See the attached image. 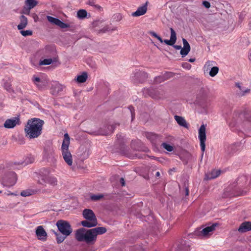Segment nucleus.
Listing matches in <instances>:
<instances>
[{
    "label": "nucleus",
    "instance_id": "2f4dec72",
    "mask_svg": "<svg viewBox=\"0 0 251 251\" xmlns=\"http://www.w3.org/2000/svg\"><path fill=\"white\" fill-rule=\"evenodd\" d=\"M52 62V60L51 58H47L44 59L43 60H41L39 64L40 65H50Z\"/></svg>",
    "mask_w": 251,
    "mask_h": 251
},
{
    "label": "nucleus",
    "instance_id": "09e8293b",
    "mask_svg": "<svg viewBox=\"0 0 251 251\" xmlns=\"http://www.w3.org/2000/svg\"><path fill=\"white\" fill-rule=\"evenodd\" d=\"M120 183H121L122 186H125V180L122 177L120 178Z\"/></svg>",
    "mask_w": 251,
    "mask_h": 251
},
{
    "label": "nucleus",
    "instance_id": "423d86ee",
    "mask_svg": "<svg viewBox=\"0 0 251 251\" xmlns=\"http://www.w3.org/2000/svg\"><path fill=\"white\" fill-rule=\"evenodd\" d=\"M56 226L59 231L66 236H69L72 232L71 226L67 221L59 220L57 222Z\"/></svg>",
    "mask_w": 251,
    "mask_h": 251
},
{
    "label": "nucleus",
    "instance_id": "f3484780",
    "mask_svg": "<svg viewBox=\"0 0 251 251\" xmlns=\"http://www.w3.org/2000/svg\"><path fill=\"white\" fill-rule=\"evenodd\" d=\"M37 4V1L36 0H27L25 1L26 7L23 10V13L25 14H29L30 10L33 8Z\"/></svg>",
    "mask_w": 251,
    "mask_h": 251
},
{
    "label": "nucleus",
    "instance_id": "dca6fc26",
    "mask_svg": "<svg viewBox=\"0 0 251 251\" xmlns=\"http://www.w3.org/2000/svg\"><path fill=\"white\" fill-rule=\"evenodd\" d=\"M132 77L136 78H145L149 77L148 74L143 69H136L132 73Z\"/></svg>",
    "mask_w": 251,
    "mask_h": 251
},
{
    "label": "nucleus",
    "instance_id": "9d476101",
    "mask_svg": "<svg viewBox=\"0 0 251 251\" xmlns=\"http://www.w3.org/2000/svg\"><path fill=\"white\" fill-rule=\"evenodd\" d=\"M43 158L48 161L54 162L56 161L54 150L51 148L46 149L44 150Z\"/></svg>",
    "mask_w": 251,
    "mask_h": 251
},
{
    "label": "nucleus",
    "instance_id": "bf43d9fd",
    "mask_svg": "<svg viewBox=\"0 0 251 251\" xmlns=\"http://www.w3.org/2000/svg\"><path fill=\"white\" fill-rule=\"evenodd\" d=\"M34 78H36V79H37V78H39L38 77H35Z\"/></svg>",
    "mask_w": 251,
    "mask_h": 251
},
{
    "label": "nucleus",
    "instance_id": "0eeeda50",
    "mask_svg": "<svg viewBox=\"0 0 251 251\" xmlns=\"http://www.w3.org/2000/svg\"><path fill=\"white\" fill-rule=\"evenodd\" d=\"M205 126L204 125H202L199 129V139L200 141V146L201 150L202 152V156L203 155V152L205 149V142L206 141V133H205Z\"/></svg>",
    "mask_w": 251,
    "mask_h": 251
},
{
    "label": "nucleus",
    "instance_id": "de8ad7c7",
    "mask_svg": "<svg viewBox=\"0 0 251 251\" xmlns=\"http://www.w3.org/2000/svg\"><path fill=\"white\" fill-rule=\"evenodd\" d=\"M203 5L206 7V8H209L210 6V4L208 1H204L203 2Z\"/></svg>",
    "mask_w": 251,
    "mask_h": 251
},
{
    "label": "nucleus",
    "instance_id": "4d7b16f0",
    "mask_svg": "<svg viewBox=\"0 0 251 251\" xmlns=\"http://www.w3.org/2000/svg\"><path fill=\"white\" fill-rule=\"evenodd\" d=\"M249 58L250 60H251V51L250 52L249 54Z\"/></svg>",
    "mask_w": 251,
    "mask_h": 251
},
{
    "label": "nucleus",
    "instance_id": "052dcab7",
    "mask_svg": "<svg viewBox=\"0 0 251 251\" xmlns=\"http://www.w3.org/2000/svg\"><path fill=\"white\" fill-rule=\"evenodd\" d=\"M0 193H1V191H0Z\"/></svg>",
    "mask_w": 251,
    "mask_h": 251
},
{
    "label": "nucleus",
    "instance_id": "a878e982",
    "mask_svg": "<svg viewBox=\"0 0 251 251\" xmlns=\"http://www.w3.org/2000/svg\"><path fill=\"white\" fill-rule=\"evenodd\" d=\"M104 195L102 194H90V198L91 200L92 201H96L100 200L102 198L104 197Z\"/></svg>",
    "mask_w": 251,
    "mask_h": 251
},
{
    "label": "nucleus",
    "instance_id": "37998d69",
    "mask_svg": "<svg viewBox=\"0 0 251 251\" xmlns=\"http://www.w3.org/2000/svg\"><path fill=\"white\" fill-rule=\"evenodd\" d=\"M87 79H75V83L78 85H81V84L84 83Z\"/></svg>",
    "mask_w": 251,
    "mask_h": 251
},
{
    "label": "nucleus",
    "instance_id": "f257e3e1",
    "mask_svg": "<svg viewBox=\"0 0 251 251\" xmlns=\"http://www.w3.org/2000/svg\"><path fill=\"white\" fill-rule=\"evenodd\" d=\"M44 122L37 118H33L28 120L25 128L26 136L29 139L39 137L42 133V127Z\"/></svg>",
    "mask_w": 251,
    "mask_h": 251
},
{
    "label": "nucleus",
    "instance_id": "6ab92c4d",
    "mask_svg": "<svg viewBox=\"0 0 251 251\" xmlns=\"http://www.w3.org/2000/svg\"><path fill=\"white\" fill-rule=\"evenodd\" d=\"M251 230V222H245L242 223L240 226L238 231L240 232L243 233Z\"/></svg>",
    "mask_w": 251,
    "mask_h": 251
},
{
    "label": "nucleus",
    "instance_id": "4468645a",
    "mask_svg": "<svg viewBox=\"0 0 251 251\" xmlns=\"http://www.w3.org/2000/svg\"><path fill=\"white\" fill-rule=\"evenodd\" d=\"M47 18L48 21L52 24L56 25L61 28H66L69 27L67 24L64 23L60 20L50 16H47Z\"/></svg>",
    "mask_w": 251,
    "mask_h": 251
},
{
    "label": "nucleus",
    "instance_id": "6e6d98bb",
    "mask_svg": "<svg viewBox=\"0 0 251 251\" xmlns=\"http://www.w3.org/2000/svg\"><path fill=\"white\" fill-rule=\"evenodd\" d=\"M155 176H160V173H159V172H157L156 173Z\"/></svg>",
    "mask_w": 251,
    "mask_h": 251
},
{
    "label": "nucleus",
    "instance_id": "a211bd4d",
    "mask_svg": "<svg viewBox=\"0 0 251 251\" xmlns=\"http://www.w3.org/2000/svg\"><path fill=\"white\" fill-rule=\"evenodd\" d=\"M190 247L189 241H182L177 247L176 251H189Z\"/></svg>",
    "mask_w": 251,
    "mask_h": 251
},
{
    "label": "nucleus",
    "instance_id": "864d4df0",
    "mask_svg": "<svg viewBox=\"0 0 251 251\" xmlns=\"http://www.w3.org/2000/svg\"><path fill=\"white\" fill-rule=\"evenodd\" d=\"M195 61V58H190V59L189 60V61L190 62H194Z\"/></svg>",
    "mask_w": 251,
    "mask_h": 251
},
{
    "label": "nucleus",
    "instance_id": "a19ab883",
    "mask_svg": "<svg viewBox=\"0 0 251 251\" xmlns=\"http://www.w3.org/2000/svg\"><path fill=\"white\" fill-rule=\"evenodd\" d=\"M122 15L120 14H116L114 15L113 16V18L116 21H119L122 19Z\"/></svg>",
    "mask_w": 251,
    "mask_h": 251
},
{
    "label": "nucleus",
    "instance_id": "b1692460",
    "mask_svg": "<svg viewBox=\"0 0 251 251\" xmlns=\"http://www.w3.org/2000/svg\"><path fill=\"white\" fill-rule=\"evenodd\" d=\"M92 229L96 237L98 235L102 234L106 232V229L104 227H98Z\"/></svg>",
    "mask_w": 251,
    "mask_h": 251
},
{
    "label": "nucleus",
    "instance_id": "e433bc0d",
    "mask_svg": "<svg viewBox=\"0 0 251 251\" xmlns=\"http://www.w3.org/2000/svg\"><path fill=\"white\" fill-rule=\"evenodd\" d=\"M90 76L88 75V73L86 72H83L79 75L77 76L76 78H87Z\"/></svg>",
    "mask_w": 251,
    "mask_h": 251
},
{
    "label": "nucleus",
    "instance_id": "c03bdc74",
    "mask_svg": "<svg viewBox=\"0 0 251 251\" xmlns=\"http://www.w3.org/2000/svg\"><path fill=\"white\" fill-rule=\"evenodd\" d=\"M4 87L8 91H10L12 90L11 85L9 83H5L4 84Z\"/></svg>",
    "mask_w": 251,
    "mask_h": 251
},
{
    "label": "nucleus",
    "instance_id": "8fccbe9b",
    "mask_svg": "<svg viewBox=\"0 0 251 251\" xmlns=\"http://www.w3.org/2000/svg\"><path fill=\"white\" fill-rule=\"evenodd\" d=\"M33 18L34 19L35 22H36L38 20V17L37 15L34 14L33 16Z\"/></svg>",
    "mask_w": 251,
    "mask_h": 251
},
{
    "label": "nucleus",
    "instance_id": "79ce46f5",
    "mask_svg": "<svg viewBox=\"0 0 251 251\" xmlns=\"http://www.w3.org/2000/svg\"><path fill=\"white\" fill-rule=\"evenodd\" d=\"M182 67L187 70H189L191 68V65L188 63H184L182 64Z\"/></svg>",
    "mask_w": 251,
    "mask_h": 251
},
{
    "label": "nucleus",
    "instance_id": "2eb2a0df",
    "mask_svg": "<svg viewBox=\"0 0 251 251\" xmlns=\"http://www.w3.org/2000/svg\"><path fill=\"white\" fill-rule=\"evenodd\" d=\"M35 233L39 240L42 241H46L47 239V233L45 230L44 229L43 226H37Z\"/></svg>",
    "mask_w": 251,
    "mask_h": 251
},
{
    "label": "nucleus",
    "instance_id": "6e6552de",
    "mask_svg": "<svg viewBox=\"0 0 251 251\" xmlns=\"http://www.w3.org/2000/svg\"><path fill=\"white\" fill-rule=\"evenodd\" d=\"M218 226L216 223L213 224L210 226H208L202 229H199L197 231H195V234L200 237H205L210 234V233L215 229V227Z\"/></svg>",
    "mask_w": 251,
    "mask_h": 251
},
{
    "label": "nucleus",
    "instance_id": "c9c22d12",
    "mask_svg": "<svg viewBox=\"0 0 251 251\" xmlns=\"http://www.w3.org/2000/svg\"><path fill=\"white\" fill-rule=\"evenodd\" d=\"M20 33L24 36H30L32 34V31L30 30H21Z\"/></svg>",
    "mask_w": 251,
    "mask_h": 251
},
{
    "label": "nucleus",
    "instance_id": "9b49d317",
    "mask_svg": "<svg viewBox=\"0 0 251 251\" xmlns=\"http://www.w3.org/2000/svg\"><path fill=\"white\" fill-rule=\"evenodd\" d=\"M42 180L45 183H48L52 186H55L57 185V178L52 175H44L42 176Z\"/></svg>",
    "mask_w": 251,
    "mask_h": 251
},
{
    "label": "nucleus",
    "instance_id": "3c124183",
    "mask_svg": "<svg viewBox=\"0 0 251 251\" xmlns=\"http://www.w3.org/2000/svg\"><path fill=\"white\" fill-rule=\"evenodd\" d=\"M189 194V189H188V188H186V189H185V195L186 196H188Z\"/></svg>",
    "mask_w": 251,
    "mask_h": 251
},
{
    "label": "nucleus",
    "instance_id": "13d9d810",
    "mask_svg": "<svg viewBox=\"0 0 251 251\" xmlns=\"http://www.w3.org/2000/svg\"><path fill=\"white\" fill-rule=\"evenodd\" d=\"M249 121L251 122V117L248 119Z\"/></svg>",
    "mask_w": 251,
    "mask_h": 251
},
{
    "label": "nucleus",
    "instance_id": "5fc2aeb1",
    "mask_svg": "<svg viewBox=\"0 0 251 251\" xmlns=\"http://www.w3.org/2000/svg\"><path fill=\"white\" fill-rule=\"evenodd\" d=\"M152 97L154 99H160L161 98L160 96H152Z\"/></svg>",
    "mask_w": 251,
    "mask_h": 251
},
{
    "label": "nucleus",
    "instance_id": "a18cd8bd",
    "mask_svg": "<svg viewBox=\"0 0 251 251\" xmlns=\"http://www.w3.org/2000/svg\"><path fill=\"white\" fill-rule=\"evenodd\" d=\"M163 43H165L166 44L170 46H173L175 44L171 41V40H163Z\"/></svg>",
    "mask_w": 251,
    "mask_h": 251
},
{
    "label": "nucleus",
    "instance_id": "f03ea898",
    "mask_svg": "<svg viewBox=\"0 0 251 251\" xmlns=\"http://www.w3.org/2000/svg\"><path fill=\"white\" fill-rule=\"evenodd\" d=\"M69 145L70 137L68 133H65L61 146L62 155L65 162L69 166H71L73 164V159L72 154L69 151Z\"/></svg>",
    "mask_w": 251,
    "mask_h": 251
},
{
    "label": "nucleus",
    "instance_id": "5701e85b",
    "mask_svg": "<svg viewBox=\"0 0 251 251\" xmlns=\"http://www.w3.org/2000/svg\"><path fill=\"white\" fill-rule=\"evenodd\" d=\"M34 83L39 88H43L47 84V79H33Z\"/></svg>",
    "mask_w": 251,
    "mask_h": 251
},
{
    "label": "nucleus",
    "instance_id": "7c9ffc66",
    "mask_svg": "<svg viewBox=\"0 0 251 251\" xmlns=\"http://www.w3.org/2000/svg\"><path fill=\"white\" fill-rule=\"evenodd\" d=\"M87 14V11L85 10L81 9L77 12V15L79 18L82 19L86 17Z\"/></svg>",
    "mask_w": 251,
    "mask_h": 251
},
{
    "label": "nucleus",
    "instance_id": "ea45409f",
    "mask_svg": "<svg viewBox=\"0 0 251 251\" xmlns=\"http://www.w3.org/2000/svg\"><path fill=\"white\" fill-rule=\"evenodd\" d=\"M34 158L32 156H29L26 158L25 161V164H30L34 162Z\"/></svg>",
    "mask_w": 251,
    "mask_h": 251
},
{
    "label": "nucleus",
    "instance_id": "603ef678",
    "mask_svg": "<svg viewBox=\"0 0 251 251\" xmlns=\"http://www.w3.org/2000/svg\"><path fill=\"white\" fill-rule=\"evenodd\" d=\"M242 179V180H243L246 181V178L245 176H243V177H240V178H239L238 179L237 182H238V181H239V179Z\"/></svg>",
    "mask_w": 251,
    "mask_h": 251
},
{
    "label": "nucleus",
    "instance_id": "58836bf2",
    "mask_svg": "<svg viewBox=\"0 0 251 251\" xmlns=\"http://www.w3.org/2000/svg\"><path fill=\"white\" fill-rule=\"evenodd\" d=\"M128 109L130 110V113H131L132 120H133V119L135 118V116L134 108L132 106L130 105L128 107Z\"/></svg>",
    "mask_w": 251,
    "mask_h": 251
},
{
    "label": "nucleus",
    "instance_id": "393cba45",
    "mask_svg": "<svg viewBox=\"0 0 251 251\" xmlns=\"http://www.w3.org/2000/svg\"><path fill=\"white\" fill-rule=\"evenodd\" d=\"M236 86L239 88L240 91H241L239 95L242 96L245 95L246 94L250 92V89H244V88L241 85V84L240 83H236Z\"/></svg>",
    "mask_w": 251,
    "mask_h": 251
},
{
    "label": "nucleus",
    "instance_id": "412c9836",
    "mask_svg": "<svg viewBox=\"0 0 251 251\" xmlns=\"http://www.w3.org/2000/svg\"><path fill=\"white\" fill-rule=\"evenodd\" d=\"M147 10V7L146 5L139 7L137 10L132 13V15L134 17H138L144 15Z\"/></svg>",
    "mask_w": 251,
    "mask_h": 251
},
{
    "label": "nucleus",
    "instance_id": "4be33fe9",
    "mask_svg": "<svg viewBox=\"0 0 251 251\" xmlns=\"http://www.w3.org/2000/svg\"><path fill=\"white\" fill-rule=\"evenodd\" d=\"M20 23L18 25L17 28L19 30H22L25 28L27 25V19L25 16H21L20 17Z\"/></svg>",
    "mask_w": 251,
    "mask_h": 251
},
{
    "label": "nucleus",
    "instance_id": "20e7f679",
    "mask_svg": "<svg viewBox=\"0 0 251 251\" xmlns=\"http://www.w3.org/2000/svg\"><path fill=\"white\" fill-rule=\"evenodd\" d=\"M83 216L86 220L81 222L84 227H92L98 225L97 218L94 212L89 209H85L83 211Z\"/></svg>",
    "mask_w": 251,
    "mask_h": 251
},
{
    "label": "nucleus",
    "instance_id": "c756f323",
    "mask_svg": "<svg viewBox=\"0 0 251 251\" xmlns=\"http://www.w3.org/2000/svg\"><path fill=\"white\" fill-rule=\"evenodd\" d=\"M171 31V36H170V40H171L173 43L174 44L176 42V35L175 31L172 28H170Z\"/></svg>",
    "mask_w": 251,
    "mask_h": 251
},
{
    "label": "nucleus",
    "instance_id": "aec40b11",
    "mask_svg": "<svg viewBox=\"0 0 251 251\" xmlns=\"http://www.w3.org/2000/svg\"><path fill=\"white\" fill-rule=\"evenodd\" d=\"M174 118L179 126L186 128H189V125L187 123L185 119L183 117L176 115L175 116Z\"/></svg>",
    "mask_w": 251,
    "mask_h": 251
},
{
    "label": "nucleus",
    "instance_id": "f704fd0d",
    "mask_svg": "<svg viewBox=\"0 0 251 251\" xmlns=\"http://www.w3.org/2000/svg\"><path fill=\"white\" fill-rule=\"evenodd\" d=\"M164 78H170L171 77L176 78V75L171 72H166L163 76Z\"/></svg>",
    "mask_w": 251,
    "mask_h": 251
},
{
    "label": "nucleus",
    "instance_id": "1a4fd4ad",
    "mask_svg": "<svg viewBox=\"0 0 251 251\" xmlns=\"http://www.w3.org/2000/svg\"><path fill=\"white\" fill-rule=\"evenodd\" d=\"M182 42L183 44V47L182 48L181 46L174 45V47L176 50H181L180 54L182 57L186 56L190 50V46L187 41L184 39H182Z\"/></svg>",
    "mask_w": 251,
    "mask_h": 251
},
{
    "label": "nucleus",
    "instance_id": "cd10ccee",
    "mask_svg": "<svg viewBox=\"0 0 251 251\" xmlns=\"http://www.w3.org/2000/svg\"><path fill=\"white\" fill-rule=\"evenodd\" d=\"M52 232H53L55 235H56V240L58 243H62L65 239V238L67 237L65 235H60L59 234L57 233L54 230H51Z\"/></svg>",
    "mask_w": 251,
    "mask_h": 251
},
{
    "label": "nucleus",
    "instance_id": "39448f33",
    "mask_svg": "<svg viewBox=\"0 0 251 251\" xmlns=\"http://www.w3.org/2000/svg\"><path fill=\"white\" fill-rule=\"evenodd\" d=\"M17 180L16 174L10 172L4 174L1 179L2 184L6 187H11L15 184Z\"/></svg>",
    "mask_w": 251,
    "mask_h": 251
},
{
    "label": "nucleus",
    "instance_id": "473e14b6",
    "mask_svg": "<svg viewBox=\"0 0 251 251\" xmlns=\"http://www.w3.org/2000/svg\"><path fill=\"white\" fill-rule=\"evenodd\" d=\"M161 146L168 151H172L174 150V147L166 143H163Z\"/></svg>",
    "mask_w": 251,
    "mask_h": 251
},
{
    "label": "nucleus",
    "instance_id": "49530a36",
    "mask_svg": "<svg viewBox=\"0 0 251 251\" xmlns=\"http://www.w3.org/2000/svg\"><path fill=\"white\" fill-rule=\"evenodd\" d=\"M30 195V194L29 193V192H26V191H23L21 192V195L22 196H23V197L28 196Z\"/></svg>",
    "mask_w": 251,
    "mask_h": 251
},
{
    "label": "nucleus",
    "instance_id": "72a5a7b5",
    "mask_svg": "<svg viewBox=\"0 0 251 251\" xmlns=\"http://www.w3.org/2000/svg\"><path fill=\"white\" fill-rule=\"evenodd\" d=\"M219 71V68L217 67H213L211 68L209 75L211 77H214Z\"/></svg>",
    "mask_w": 251,
    "mask_h": 251
},
{
    "label": "nucleus",
    "instance_id": "ddd939ff",
    "mask_svg": "<svg viewBox=\"0 0 251 251\" xmlns=\"http://www.w3.org/2000/svg\"><path fill=\"white\" fill-rule=\"evenodd\" d=\"M20 125L19 118L17 117H14L13 118L6 120L4 123L3 126L6 128H12L16 125Z\"/></svg>",
    "mask_w": 251,
    "mask_h": 251
},
{
    "label": "nucleus",
    "instance_id": "bb28decb",
    "mask_svg": "<svg viewBox=\"0 0 251 251\" xmlns=\"http://www.w3.org/2000/svg\"><path fill=\"white\" fill-rule=\"evenodd\" d=\"M146 137L148 139H149L153 143L155 141V140L158 138V135L156 134L155 133L150 132L147 133Z\"/></svg>",
    "mask_w": 251,
    "mask_h": 251
},
{
    "label": "nucleus",
    "instance_id": "f8f14e48",
    "mask_svg": "<svg viewBox=\"0 0 251 251\" xmlns=\"http://www.w3.org/2000/svg\"><path fill=\"white\" fill-rule=\"evenodd\" d=\"M65 87L57 81H53L50 88L51 93L53 95H57L63 91Z\"/></svg>",
    "mask_w": 251,
    "mask_h": 251
},
{
    "label": "nucleus",
    "instance_id": "7ed1b4c3",
    "mask_svg": "<svg viewBox=\"0 0 251 251\" xmlns=\"http://www.w3.org/2000/svg\"><path fill=\"white\" fill-rule=\"evenodd\" d=\"M75 237L78 241H85L87 243L95 241L97 238L92 229L86 230L83 228L77 230Z\"/></svg>",
    "mask_w": 251,
    "mask_h": 251
},
{
    "label": "nucleus",
    "instance_id": "4c0bfd02",
    "mask_svg": "<svg viewBox=\"0 0 251 251\" xmlns=\"http://www.w3.org/2000/svg\"><path fill=\"white\" fill-rule=\"evenodd\" d=\"M149 33L151 36H153L156 39H157L160 43H163V41L162 38L159 36H158L155 32L153 31H150Z\"/></svg>",
    "mask_w": 251,
    "mask_h": 251
},
{
    "label": "nucleus",
    "instance_id": "c85d7f7f",
    "mask_svg": "<svg viewBox=\"0 0 251 251\" xmlns=\"http://www.w3.org/2000/svg\"><path fill=\"white\" fill-rule=\"evenodd\" d=\"M221 174V171L220 170H213L210 175V176H209V179H213L215 178H216L218 177Z\"/></svg>",
    "mask_w": 251,
    "mask_h": 251
}]
</instances>
